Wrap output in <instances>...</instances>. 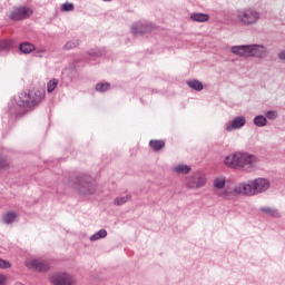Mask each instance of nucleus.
I'll return each instance as SVG.
<instances>
[{
  "instance_id": "16",
  "label": "nucleus",
  "mask_w": 285,
  "mask_h": 285,
  "mask_svg": "<svg viewBox=\"0 0 285 285\" xmlns=\"http://www.w3.org/2000/svg\"><path fill=\"white\" fill-rule=\"evenodd\" d=\"M253 124L257 128H264V126L268 125V119L264 115H257V116L254 117Z\"/></svg>"
},
{
  "instance_id": "3",
  "label": "nucleus",
  "mask_w": 285,
  "mask_h": 285,
  "mask_svg": "<svg viewBox=\"0 0 285 285\" xmlns=\"http://www.w3.org/2000/svg\"><path fill=\"white\" fill-rule=\"evenodd\" d=\"M245 188V196L253 197V195H261L271 188V181L266 178H256L249 183H243Z\"/></svg>"
},
{
  "instance_id": "10",
  "label": "nucleus",
  "mask_w": 285,
  "mask_h": 285,
  "mask_svg": "<svg viewBox=\"0 0 285 285\" xmlns=\"http://www.w3.org/2000/svg\"><path fill=\"white\" fill-rule=\"evenodd\" d=\"M53 285H75V277L68 273H56L51 276Z\"/></svg>"
},
{
  "instance_id": "33",
  "label": "nucleus",
  "mask_w": 285,
  "mask_h": 285,
  "mask_svg": "<svg viewBox=\"0 0 285 285\" xmlns=\"http://www.w3.org/2000/svg\"><path fill=\"white\" fill-rule=\"evenodd\" d=\"M0 50H10V45H9V42L1 41V42H0Z\"/></svg>"
},
{
  "instance_id": "12",
  "label": "nucleus",
  "mask_w": 285,
  "mask_h": 285,
  "mask_svg": "<svg viewBox=\"0 0 285 285\" xmlns=\"http://www.w3.org/2000/svg\"><path fill=\"white\" fill-rule=\"evenodd\" d=\"M246 126V117L237 116L230 122H226L224 128L227 132H233V130H239Z\"/></svg>"
},
{
  "instance_id": "31",
  "label": "nucleus",
  "mask_w": 285,
  "mask_h": 285,
  "mask_svg": "<svg viewBox=\"0 0 285 285\" xmlns=\"http://www.w3.org/2000/svg\"><path fill=\"white\" fill-rule=\"evenodd\" d=\"M265 117H266V119L275 120V119H277V111H275V110H268V111L265 114Z\"/></svg>"
},
{
  "instance_id": "34",
  "label": "nucleus",
  "mask_w": 285,
  "mask_h": 285,
  "mask_svg": "<svg viewBox=\"0 0 285 285\" xmlns=\"http://www.w3.org/2000/svg\"><path fill=\"white\" fill-rule=\"evenodd\" d=\"M0 168H8V160L1 159L0 160Z\"/></svg>"
},
{
  "instance_id": "17",
  "label": "nucleus",
  "mask_w": 285,
  "mask_h": 285,
  "mask_svg": "<svg viewBox=\"0 0 285 285\" xmlns=\"http://www.w3.org/2000/svg\"><path fill=\"white\" fill-rule=\"evenodd\" d=\"M187 86L191 88V90H196L197 92H202L204 90V83L197 79L188 80Z\"/></svg>"
},
{
  "instance_id": "9",
  "label": "nucleus",
  "mask_w": 285,
  "mask_h": 285,
  "mask_svg": "<svg viewBox=\"0 0 285 285\" xmlns=\"http://www.w3.org/2000/svg\"><path fill=\"white\" fill-rule=\"evenodd\" d=\"M248 57L266 59L268 57V49L264 45H248Z\"/></svg>"
},
{
  "instance_id": "38",
  "label": "nucleus",
  "mask_w": 285,
  "mask_h": 285,
  "mask_svg": "<svg viewBox=\"0 0 285 285\" xmlns=\"http://www.w3.org/2000/svg\"><path fill=\"white\" fill-rule=\"evenodd\" d=\"M10 115H14V111H12V108H9Z\"/></svg>"
},
{
  "instance_id": "29",
  "label": "nucleus",
  "mask_w": 285,
  "mask_h": 285,
  "mask_svg": "<svg viewBox=\"0 0 285 285\" xmlns=\"http://www.w3.org/2000/svg\"><path fill=\"white\" fill-rule=\"evenodd\" d=\"M61 10H63V12H72V10H75V4L65 2L61 7Z\"/></svg>"
},
{
  "instance_id": "2",
  "label": "nucleus",
  "mask_w": 285,
  "mask_h": 285,
  "mask_svg": "<svg viewBox=\"0 0 285 285\" xmlns=\"http://www.w3.org/2000/svg\"><path fill=\"white\" fill-rule=\"evenodd\" d=\"M43 99H46V91L43 89H36L21 92L16 104L19 108L32 110V108H37Z\"/></svg>"
},
{
  "instance_id": "6",
  "label": "nucleus",
  "mask_w": 285,
  "mask_h": 285,
  "mask_svg": "<svg viewBox=\"0 0 285 285\" xmlns=\"http://www.w3.org/2000/svg\"><path fill=\"white\" fill-rule=\"evenodd\" d=\"M78 191L80 195H92L96 190L95 183L88 175H80L77 177Z\"/></svg>"
},
{
  "instance_id": "27",
  "label": "nucleus",
  "mask_w": 285,
  "mask_h": 285,
  "mask_svg": "<svg viewBox=\"0 0 285 285\" xmlns=\"http://www.w3.org/2000/svg\"><path fill=\"white\" fill-rule=\"evenodd\" d=\"M214 186L217 188V190H222V188L226 186V178H216L214 180Z\"/></svg>"
},
{
  "instance_id": "13",
  "label": "nucleus",
  "mask_w": 285,
  "mask_h": 285,
  "mask_svg": "<svg viewBox=\"0 0 285 285\" xmlns=\"http://www.w3.org/2000/svg\"><path fill=\"white\" fill-rule=\"evenodd\" d=\"M26 266L30 271H38V273H46L47 271H50V265H48V263H43L37 259L27 262Z\"/></svg>"
},
{
  "instance_id": "14",
  "label": "nucleus",
  "mask_w": 285,
  "mask_h": 285,
  "mask_svg": "<svg viewBox=\"0 0 285 285\" xmlns=\"http://www.w3.org/2000/svg\"><path fill=\"white\" fill-rule=\"evenodd\" d=\"M230 50L236 57H248V45L233 46Z\"/></svg>"
},
{
  "instance_id": "37",
  "label": "nucleus",
  "mask_w": 285,
  "mask_h": 285,
  "mask_svg": "<svg viewBox=\"0 0 285 285\" xmlns=\"http://www.w3.org/2000/svg\"><path fill=\"white\" fill-rule=\"evenodd\" d=\"M89 55L94 57H99V52H95V51H89Z\"/></svg>"
},
{
  "instance_id": "24",
  "label": "nucleus",
  "mask_w": 285,
  "mask_h": 285,
  "mask_svg": "<svg viewBox=\"0 0 285 285\" xmlns=\"http://www.w3.org/2000/svg\"><path fill=\"white\" fill-rule=\"evenodd\" d=\"M17 219V214L9 212L2 217L3 224H12Z\"/></svg>"
},
{
  "instance_id": "32",
  "label": "nucleus",
  "mask_w": 285,
  "mask_h": 285,
  "mask_svg": "<svg viewBox=\"0 0 285 285\" xmlns=\"http://www.w3.org/2000/svg\"><path fill=\"white\" fill-rule=\"evenodd\" d=\"M11 266L10 262L0 258V268H10Z\"/></svg>"
},
{
  "instance_id": "28",
  "label": "nucleus",
  "mask_w": 285,
  "mask_h": 285,
  "mask_svg": "<svg viewBox=\"0 0 285 285\" xmlns=\"http://www.w3.org/2000/svg\"><path fill=\"white\" fill-rule=\"evenodd\" d=\"M79 46V40H70L65 46V50H72L73 48H77Z\"/></svg>"
},
{
  "instance_id": "7",
  "label": "nucleus",
  "mask_w": 285,
  "mask_h": 285,
  "mask_svg": "<svg viewBox=\"0 0 285 285\" xmlns=\"http://www.w3.org/2000/svg\"><path fill=\"white\" fill-rule=\"evenodd\" d=\"M185 184L187 188H204V186H206V176L200 173H195L186 178Z\"/></svg>"
},
{
  "instance_id": "20",
  "label": "nucleus",
  "mask_w": 285,
  "mask_h": 285,
  "mask_svg": "<svg viewBox=\"0 0 285 285\" xmlns=\"http://www.w3.org/2000/svg\"><path fill=\"white\" fill-rule=\"evenodd\" d=\"M130 199H132V195L130 194L121 197H116L114 199V206H124V204H127V202H130Z\"/></svg>"
},
{
  "instance_id": "5",
  "label": "nucleus",
  "mask_w": 285,
  "mask_h": 285,
  "mask_svg": "<svg viewBox=\"0 0 285 285\" xmlns=\"http://www.w3.org/2000/svg\"><path fill=\"white\" fill-rule=\"evenodd\" d=\"M217 195L218 197H223V199L235 202V199H237V195L246 196V189L244 187V183H240L235 185L234 187H226L225 190L218 191Z\"/></svg>"
},
{
  "instance_id": "40",
  "label": "nucleus",
  "mask_w": 285,
  "mask_h": 285,
  "mask_svg": "<svg viewBox=\"0 0 285 285\" xmlns=\"http://www.w3.org/2000/svg\"><path fill=\"white\" fill-rule=\"evenodd\" d=\"M16 117H19V112H14Z\"/></svg>"
},
{
  "instance_id": "23",
  "label": "nucleus",
  "mask_w": 285,
  "mask_h": 285,
  "mask_svg": "<svg viewBox=\"0 0 285 285\" xmlns=\"http://www.w3.org/2000/svg\"><path fill=\"white\" fill-rule=\"evenodd\" d=\"M149 146L155 153H159V150L166 146V142H164V140H150Z\"/></svg>"
},
{
  "instance_id": "26",
  "label": "nucleus",
  "mask_w": 285,
  "mask_h": 285,
  "mask_svg": "<svg viewBox=\"0 0 285 285\" xmlns=\"http://www.w3.org/2000/svg\"><path fill=\"white\" fill-rule=\"evenodd\" d=\"M59 83V80H57V78L51 79L48 83H47V92H55L57 86Z\"/></svg>"
},
{
  "instance_id": "21",
  "label": "nucleus",
  "mask_w": 285,
  "mask_h": 285,
  "mask_svg": "<svg viewBox=\"0 0 285 285\" xmlns=\"http://www.w3.org/2000/svg\"><path fill=\"white\" fill-rule=\"evenodd\" d=\"M19 50H21L23 55H30V52H33L35 50V45L30 42H22L19 46Z\"/></svg>"
},
{
  "instance_id": "35",
  "label": "nucleus",
  "mask_w": 285,
  "mask_h": 285,
  "mask_svg": "<svg viewBox=\"0 0 285 285\" xmlns=\"http://www.w3.org/2000/svg\"><path fill=\"white\" fill-rule=\"evenodd\" d=\"M278 59H281V61H285V51H281L278 53Z\"/></svg>"
},
{
  "instance_id": "1",
  "label": "nucleus",
  "mask_w": 285,
  "mask_h": 285,
  "mask_svg": "<svg viewBox=\"0 0 285 285\" xmlns=\"http://www.w3.org/2000/svg\"><path fill=\"white\" fill-rule=\"evenodd\" d=\"M224 164L227 168H233L234 170H242V173H255V170H257L259 159L253 154L237 151L226 156Z\"/></svg>"
},
{
  "instance_id": "30",
  "label": "nucleus",
  "mask_w": 285,
  "mask_h": 285,
  "mask_svg": "<svg viewBox=\"0 0 285 285\" xmlns=\"http://www.w3.org/2000/svg\"><path fill=\"white\" fill-rule=\"evenodd\" d=\"M46 52H48V50H46V48H43V47L35 48L36 57H43V55H46Z\"/></svg>"
},
{
  "instance_id": "4",
  "label": "nucleus",
  "mask_w": 285,
  "mask_h": 285,
  "mask_svg": "<svg viewBox=\"0 0 285 285\" xmlns=\"http://www.w3.org/2000/svg\"><path fill=\"white\" fill-rule=\"evenodd\" d=\"M236 17L243 26H255V23L259 21L262 14L253 8H247L238 10Z\"/></svg>"
},
{
  "instance_id": "8",
  "label": "nucleus",
  "mask_w": 285,
  "mask_h": 285,
  "mask_svg": "<svg viewBox=\"0 0 285 285\" xmlns=\"http://www.w3.org/2000/svg\"><path fill=\"white\" fill-rule=\"evenodd\" d=\"M32 16V9L29 7H17L9 16L11 21H23V19H30Z\"/></svg>"
},
{
  "instance_id": "39",
  "label": "nucleus",
  "mask_w": 285,
  "mask_h": 285,
  "mask_svg": "<svg viewBox=\"0 0 285 285\" xmlns=\"http://www.w3.org/2000/svg\"><path fill=\"white\" fill-rule=\"evenodd\" d=\"M102 1H105V2H110V1H112V0H102Z\"/></svg>"
},
{
  "instance_id": "11",
  "label": "nucleus",
  "mask_w": 285,
  "mask_h": 285,
  "mask_svg": "<svg viewBox=\"0 0 285 285\" xmlns=\"http://www.w3.org/2000/svg\"><path fill=\"white\" fill-rule=\"evenodd\" d=\"M155 30L153 22H136L131 26V33L134 35H148Z\"/></svg>"
},
{
  "instance_id": "22",
  "label": "nucleus",
  "mask_w": 285,
  "mask_h": 285,
  "mask_svg": "<svg viewBox=\"0 0 285 285\" xmlns=\"http://www.w3.org/2000/svg\"><path fill=\"white\" fill-rule=\"evenodd\" d=\"M108 237V232L106 229H99L97 233L90 236V242H97L98 239H104Z\"/></svg>"
},
{
  "instance_id": "36",
  "label": "nucleus",
  "mask_w": 285,
  "mask_h": 285,
  "mask_svg": "<svg viewBox=\"0 0 285 285\" xmlns=\"http://www.w3.org/2000/svg\"><path fill=\"white\" fill-rule=\"evenodd\" d=\"M0 285H6V276L0 274Z\"/></svg>"
},
{
  "instance_id": "25",
  "label": "nucleus",
  "mask_w": 285,
  "mask_h": 285,
  "mask_svg": "<svg viewBox=\"0 0 285 285\" xmlns=\"http://www.w3.org/2000/svg\"><path fill=\"white\" fill-rule=\"evenodd\" d=\"M97 92H107L110 90V82H99L96 85Z\"/></svg>"
},
{
  "instance_id": "19",
  "label": "nucleus",
  "mask_w": 285,
  "mask_h": 285,
  "mask_svg": "<svg viewBox=\"0 0 285 285\" xmlns=\"http://www.w3.org/2000/svg\"><path fill=\"white\" fill-rule=\"evenodd\" d=\"M173 171L177 173L178 175H188V173H190V166L177 165L173 168Z\"/></svg>"
},
{
  "instance_id": "15",
  "label": "nucleus",
  "mask_w": 285,
  "mask_h": 285,
  "mask_svg": "<svg viewBox=\"0 0 285 285\" xmlns=\"http://www.w3.org/2000/svg\"><path fill=\"white\" fill-rule=\"evenodd\" d=\"M191 21H196V23H206L210 19V16L202 12H194L190 14Z\"/></svg>"
},
{
  "instance_id": "18",
  "label": "nucleus",
  "mask_w": 285,
  "mask_h": 285,
  "mask_svg": "<svg viewBox=\"0 0 285 285\" xmlns=\"http://www.w3.org/2000/svg\"><path fill=\"white\" fill-rule=\"evenodd\" d=\"M261 213H264L268 217H279V212L273 207H261Z\"/></svg>"
}]
</instances>
